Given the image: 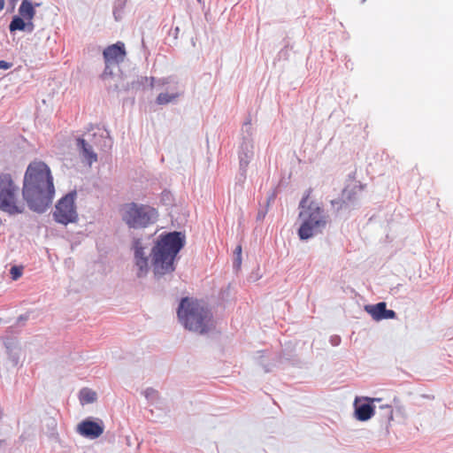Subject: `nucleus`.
<instances>
[{
  "mask_svg": "<svg viewBox=\"0 0 453 453\" xmlns=\"http://www.w3.org/2000/svg\"><path fill=\"white\" fill-rule=\"evenodd\" d=\"M185 242V235L177 231L161 234L157 241L152 240V235L134 238L132 250L138 268L137 276L143 277L149 272L150 257L155 275L173 273L175 258Z\"/></svg>",
  "mask_w": 453,
  "mask_h": 453,
  "instance_id": "f257e3e1",
  "label": "nucleus"
},
{
  "mask_svg": "<svg viewBox=\"0 0 453 453\" xmlns=\"http://www.w3.org/2000/svg\"><path fill=\"white\" fill-rule=\"evenodd\" d=\"M55 195L53 177L50 167L42 161L31 162L25 173L22 187L23 199L35 212H44Z\"/></svg>",
  "mask_w": 453,
  "mask_h": 453,
  "instance_id": "f03ea898",
  "label": "nucleus"
},
{
  "mask_svg": "<svg viewBox=\"0 0 453 453\" xmlns=\"http://www.w3.org/2000/svg\"><path fill=\"white\" fill-rule=\"evenodd\" d=\"M177 316L180 323L190 332L204 334L213 328L211 310L197 300L182 298L177 309Z\"/></svg>",
  "mask_w": 453,
  "mask_h": 453,
  "instance_id": "7ed1b4c3",
  "label": "nucleus"
},
{
  "mask_svg": "<svg viewBox=\"0 0 453 453\" xmlns=\"http://www.w3.org/2000/svg\"><path fill=\"white\" fill-rule=\"evenodd\" d=\"M309 196L310 191L303 196L298 206V236L302 241H307L321 234L329 219L324 209L317 202L311 201Z\"/></svg>",
  "mask_w": 453,
  "mask_h": 453,
  "instance_id": "20e7f679",
  "label": "nucleus"
},
{
  "mask_svg": "<svg viewBox=\"0 0 453 453\" xmlns=\"http://www.w3.org/2000/svg\"><path fill=\"white\" fill-rule=\"evenodd\" d=\"M157 219V211L149 205L129 203L121 209V219L129 228H146L155 224Z\"/></svg>",
  "mask_w": 453,
  "mask_h": 453,
  "instance_id": "39448f33",
  "label": "nucleus"
},
{
  "mask_svg": "<svg viewBox=\"0 0 453 453\" xmlns=\"http://www.w3.org/2000/svg\"><path fill=\"white\" fill-rule=\"evenodd\" d=\"M19 190L10 174H0V211L10 215L24 212L25 205L18 198Z\"/></svg>",
  "mask_w": 453,
  "mask_h": 453,
  "instance_id": "423d86ee",
  "label": "nucleus"
},
{
  "mask_svg": "<svg viewBox=\"0 0 453 453\" xmlns=\"http://www.w3.org/2000/svg\"><path fill=\"white\" fill-rule=\"evenodd\" d=\"M242 142L238 150L239 175L238 180L244 181L247 174V168L254 157L253 129L251 120L249 118L242 127Z\"/></svg>",
  "mask_w": 453,
  "mask_h": 453,
  "instance_id": "0eeeda50",
  "label": "nucleus"
},
{
  "mask_svg": "<svg viewBox=\"0 0 453 453\" xmlns=\"http://www.w3.org/2000/svg\"><path fill=\"white\" fill-rule=\"evenodd\" d=\"M76 196V191H72L58 202L53 212V218L58 223L67 225L68 223H73L77 220Z\"/></svg>",
  "mask_w": 453,
  "mask_h": 453,
  "instance_id": "6e6552de",
  "label": "nucleus"
},
{
  "mask_svg": "<svg viewBox=\"0 0 453 453\" xmlns=\"http://www.w3.org/2000/svg\"><path fill=\"white\" fill-rule=\"evenodd\" d=\"M76 431L81 436L94 440L103 434L104 426L103 421L100 419L92 420L91 418H86L77 426Z\"/></svg>",
  "mask_w": 453,
  "mask_h": 453,
  "instance_id": "1a4fd4ad",
  "label": "nucleus"
},
{
  "mask_svg": "<svg viewBox=\"0 0 453 453\" xmlns=\"http://www.w3.org/2000/svg\"><path fill=\"white\" fill-rule=\"evenodd\" d=\"M374 402L379 403L380 402V399L357 397L354 403L356 418L360 421H366L370 419L373 416L376 408L375 405L372 404Z\"/></svg>",
  "mask_w": 453,
  "mask_h": 453,
  "instance_id": "9d476101",
  "label": "nucleus"
},
{
  "mask_svg": "<svg viewBox=\"0 0 453 453\" xmlns=\"http://www.w3.org/2000/svg\"><path fill=\"white\" fill-rule=\"evenodd\" d=\"M365 310L376 321L395 319L396 316V313L393 310L387 309V304L384 302L378 303L374 305H365Z\"/></svg>",
  "mask_w": 453,
  "mask_h": 453,
  "instance_id": "9b49d317",
  "label": "nucleus"
},
{
  "mask_svg": "<svg viewBox=\"0 0 453 453\" xmlns=\"http://www.w3.org/2000/svg\"><path fill=\"white\" fill-rule=\"evenodd\" d=\"M104 62L119 65L123 61L126 56L125 46L123 42H118L115 44L108 46L103 52Z\"/></svg>",
  "mask_w": 453,
  "mask_h": 453,
  "instance_id": "f8f14e48",
  "label": "nucleus"
},
{
  "mask_svg": "<svg viewBox=\"0 0 453 453\" xmlns=\"http://www.w3.org/2000/svg\"><path fill=\"white\" fill-rule=\"evenodd\" d=\"M76 147L83 161H85L89 166L97 161V155L94 151L88 140L79 137L76 140Z\"/></svg>",
  "mask_w": 453,
  "mask_h": 453,
  "instance_id": "ddd939ff",
  "label": "nucleus"
},
{
  "mask_svg": "<svg viewBox=\"0 0 453 453\" xmlns=\"http://www.w3.org/2000/svg\"><path fill=\"white\" fill-rule=\"evenodd\" d=\"M5 353L12 366L18 365L21 355V348L18 341L13 338H6L4 342Z\"/></svg>",
  "mask_w": 453,
  "mask_h": 453,
  "instance_id": "4468645a",
  "label": "nucleus"
},
{
  "mask_svg": "<svg viewBox=\"0 0 453 453\" xmlns=\"http://www.w3.org/2000/svg\"><path fill=\"white\" fill-rule=\"evenodd\" d=\"M355 195H356L355 188H351V189L345 188L342 191V199L341 200H332L331 203L334 207L337 206V210L342 209L344 206H347L349 203H350L356 199Z\"/></svg>",
  "mask_w": 453,
  "mask_h": 453,
  "instance_id": "2eb2a0df",
  "label": "nucleus"
},
{
  "mask_svg": "<svg viewBox=\"0 0 453 453\" xmlns=\"http://www.w3.org/2000/svg\"><path fill=\"white\" fill-rule=\"evenodd\" d=\"M35 13V11L32 4L27 0H24L19 8V15L25 19L27 23L31 24V20L34 18Z\"/></svg>",
  "mask_w": 453,
  "mask_h": 453,
  "instance_id": "dca6fc26",
  "label": "nucleus"
},
{
  "mask_svg": "<svg viewBox=\"0 0 453 453\" xmlns=\"http://www.w3.org/2000/svg\"><path fill=\"white\" fill-rule=\"evenodd\" d=\"M183 93L180 92V91H175V92H172V93H168V92H163V93H160L157 99H156V102L157 104L159 105H164V104H170V103H173L175 102Z\"/></svg>",
  "mask_w": 453,
  "mask_h": 453,
  "instance_id": "f3484780",
  "label": "nucleus"
},
{
  "mask_svg": "<svg viewBox=\"0 0 453 453\" xmlns=\"http://www.w3.org/2000/svg\"><path fill=\"white\" fill-rule=\"evenodd\" d=\"M104 64H105L104 70L102 73L100 77L104 82H107L110 79H112L114 77L113 70L115 68H118L119 65L114 64V63H109V62H104Z\"/></svg>",
  "mask_w": 453,
  "mask_h": 453,
  "instance_id": "a211bd4d",
  "label": "nucleus"
},
{
  "mask_svg": "<svg viewBox=\"0 0 453 453\" xmlns=\"http://www.w3.org/2000/svg\"><path fill=\"white\" fill-rule=\"evenodd\" d=\"M80 399L83 403H91L96 400V394L91 389L83 388L80 392Z\"/></svg>",
  "mask_w": 453,
  "mask_h": 453,
  "instance_id": "6ab92c4d",
  "label": "nucleus"
},
{
  "mask_svg": "<svg viewBox=\"0 0 453 453\" xmlns=\"http://www.w3.org/2000/svg\"><path fill=\"white\" fill-rule=\"evenodd\" d=\"M142 395L150 403H154L158 399V392L152 388H147Z\"/></svg>",
  "mask_w": 453,
  "mask_h": 453,
  "instance_id": "aec40b11",
  "label": "nucleus"
},
{
  "mask_svg": "<svg viewBox=\"0 0 453 453\" xmlns=\"http://www.w3.org/2000/svg\"><path fill=\"white\" fill-rule=\"evenodd\" d=\"M27 25H30V23L19 15L13 18L9 28H25Z\"/></svg>",
  "mask_w": 453,
  "mask_h": 453,
  "instance_id": "412c9836",
  "label": "nucleus"
},
{
  "mask_svg": "<svg viewBox=\"0 0 453 453\" xmlns=\"http://www.w3.org/2000/svg\"><path fill=\"white\" fill-rule=\"evenodd\" d=\"M380 409L383 411L381 416L385 418L388 422H390L393 419V409L390 405L385 404L380 405Z\"/></svg>",
  "mask_w": 453,
  "mask_h": 453,
  "instance_id": "4be33fe9",
  "label": "nucleus"
},
{
  "mask_svg": "<svg viewBox=\"0 0 453 453\" xmlns=\"http://www.w3.org/2000/svg\"><path fill=\"white\" fill-rule=\"evenodd\" d=\"M10 273L12 275V279L13 280H17L22 275V267L12 266L10 270Z\"/></svg>",
  "mask_w": 453,
  "mask_h": 453,
  "instance_id": "5701e85b",
  "label": "nucleus"
},
{
  "mask_svg": "<svg viewBox=\"0 0 453 453\" xmlns=\"http://www.w3.org/2000/svg\"><path fill=\"white\" fill-rule=\"evenodd\" d=\"M330 343L333 346H338L341 343V337L338 335H333L330 337Z\"/></svg>",
  "mask_w": 453,
  "mask_h": 453,
  "instance_id": "b1692460",
  "label": "nucleus"
},
{
  "mask_svg": "<svg viewBox=\"0 0 453 453\" xmlns=\"http://www.w3.org/2000/svg\"><path fill=\"white\" fill-rule=\"evenodd\" d=\"M11 66H12L11 63H8L4 60H0V69L7 70V69L11 68Z\"/></svg>",
  "mask_w": 453,
  "mask_h": 453,
  "instance_id": "393cba45",
  "label": "nucleus"
},
{
  "mask_svg": "<svg viewBox=\"0 0 453 453\" xmlns=\"http://www.w3.org/2000/svg\"><path fill=\"white\" fill-rule=\"evenodd\" d=\"M233 264H234V267L238 269L242 264V257L235 256Z\"/></svg>",
  "mask_w": 453,
  "mask_h": 453,
  "instance_id": "a878e982",
  "label": "nucleus"
},
{
  "mask_svg": "<svg viewBox=\"0 0 453 453\" xmlns=\"http://www.w3.org/2000/svg\"><path fill=\"white\" fill-rule=\"evenodd\" d=\"M265 214H266V211H259L258 213H257V219L258 220H262L264 219V218L265 217Z\"/></svg>",
  "mask_w": 453,
  "mask_h": 453,
  "instance_id": "bb28decb",
  "label": "nucleus"
},
{
  "mask_svg": "<svg viewBox=\"0 0 453 453\" xmlns=\"http://www.w3.org/2000/svg\"><path fill=\"white\" fill-rule=\"evenodd\" d=\"M234 254H235V256H239V257L242 256V246L241 245H238L235 248Z\"/></svg>",
  "mask_w": 453,
  "mask_h": 453,
  "instance_id": "cd10ccee",
  "label": "nucleus"
},
{
  "mask_svg": "<svg viewBox=\"0 0 453 453\" xmlns=\"http://www.w3.org/2000/svg\"><path fill=\"white\" fill-rule=\"evenodd\" d=\"M4 7V0H0V11H2Z\"/></svg>",
  "mask_w": 453,
  "mask_h": 453,
  "instance_id": "c85d7f7f",
  "label": "nucleus"
},
{
  "mask_svg": "<svg viewBox=\"0 0 453 453\" xmlns=\"http://www.w3.org/2000/svg\"><path fill=\"white\" fill-rule=\"evenodd\" d=\"M158 82H160L161 84H165L167 82V80L166 79H163V80H160Z\"/></svg>",
  "mask_w": 453,
  "mask_h": 453,
  "instance_id": "c756f323",
  "label": "nucleus"
},
{
  "mask_svg": "<svg viewBox=\"0 0 453 453\" xmlns=\"http://www.w3.org/2000/svg\"><path fill=\"white\" fill-rule=\"evenodd\" d=\"M150 87H154V78H151Z\"/></svg>",
  "mask_w": 453,
  "mask_h": 453,
  "instance_id": "7c9ffc66",
  "label": "nucleus"
},
{
  "mask_svg": "<svg viewBox=\"0 0 453 453\" xmlns=\"http://www.w3.org/2000/svg\"><path fill=\"white\" fill-rule=\"evenodd\" d=\"M118 89H119L118 85H114V90H118Z\"/></svg>",
  "mask_w": 453,
  "mask_h": 453,
  "instance_id": "2f4dec72",
  "label": "nucleus"
},
{
  "mask_svg": "<svg viewBox=\"0 0 453 453\" xmlns=\"http://www.w3.org/2000/svg\"><path fill=\"white\" fill-rule=\"evenodd\" d=\"M11 1L13 2V3H16L18 0H11Z\"/></svg>",
  "mask_w": 453,
  "mask_h": 453,
  "instance_id": "473e14b6",
  "label": "nucleus"
}]
</instances>
